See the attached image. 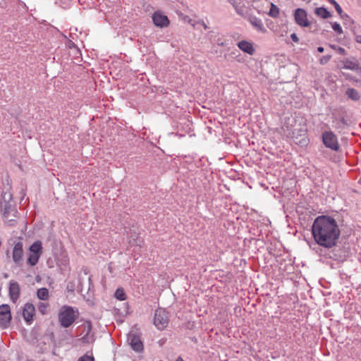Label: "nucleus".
Wrapping results in <instances>:
<instances>
[{
    "instance_id": "1",
    "label": "nucleus",
    "mask_w": 361,
    "mask_h": 361,
    "mask_svg": "<svg viewBox=\"0 0 361 361\" xmlns=\"http://www.w3.org/2000/svg\"><path fill=\"white\" fill-rule=\"evenodd\" d=\"M315 242L325 248L335 246L339 239L341 231L336 221L330 216H317L312 226Z\"/></svg>"
},
{
    "instance_id": "2",
    "label": "nucleus",
    "mask_w": 361,
    "mask_h": 361,
    "mask_svg": "<svg viewBox=\"0 0 361 361\" xmlns=\"http://www.w3.org/2000/svg\"><path fill=\"white\" fill-rule=\"evenodd\" d=\"M78 316V309L63 305L61 307L59 312V322L62 327L68 328L75 322Z\"/></svg>"
},
{
    "instance_id": "3",
    "label": "nucleus",
    "mask_w": 361,
    "mask_h": 361,
    "mask_svg": "<svg viewBox=\"0 0 361 361\" xmlns=\"http://www.w3.org/2000/svg\"><path fill=\"white\" fill-rule=\"evenodd\" d=\"M322 140L324 145L331 149L332 151L337 152L340 149V145L337 136L333 131L326 130L322 133Z\"/></svg>"
},
{
    "instance_id": "4",
    "label": "nucleus",
    "mask_w": 361,
    "mask_h": 361,
    "mask_svg": "<svg viewBox=\"0 0 361 361\" xmlns=\"http://www.w3.org/2000/svg\"><path fill=\"white\" fill-rule=\"evenodd\" d=\"M169 314L163 308H159L155 311L154 324L159 330H164L169 324Z\"/></svg>"
},
{
    "instance_id": "5",
    "label": "nucleus",
    "mask_w": 361,
    "mask_h": 361,
    "mask_svg": "<svg viewBox=\"0 0 361 361\" xmlns=\"http://www.w3.org/2000/svg\"><path fill=\"white\" fill-rule=\"evenodd\" d=\"M128 342L131 348L137 353L143 350L144 345L140 335L133 331H130L128 335Z\"/></svg>"
},
{
    "instance_id": "6",
    "label": "nucleus",
    "mask_w": 361,
    "mask_h": 361,
    "mask_svg": "<svg viewBox=\"0 0 361 361\" xmlns=\"http://www.w3.org/2000/svg\"><path fill=\"white\" fill-rule=\"evenodd\" d=\"M11 319V308L8 305L4 304L0 306V326L6 328Z\"/></svg>"
},
{
    "instance_id": "7",
    "label": "nucleus",
    "mask_w": 361,
    "mask_h": 361,
    "mask_svg": "<svg viewBox=\"0 0 361 361\" xmlns=\"http://www.w3.org/2000/svg\"><path fill=\"white\" fill-rule=\"evenodd\" d=\"M294 18L298 25L301 27H308L310 22L307 20V12L302 8H297L295 11Z\"/></svg>"
},
{
    "instance_id": "8",
    "label": "nucleus",
    "mask_w": 361,
    "mask_h": 361,
    "mask_svg": "<svg viewBox=\"0 0 361 361\" xmlns=\"http://www.w3.org/2000/svg\"><path fill=\"white\" fill-rule=\"evenodd\" d=\"M341 68L357 71L360 69L358 61L355 58H346L341 61Z\"/></svg>"
},
{
    "instance_id": "9",
    "label": "nucleus",
    "mask_w": 361,
    "mask_h": 361,
    "mask_svg": "<svg viewBox=\"0 0 361 361\" xmlns=\"http://www.w3.org/2000/svg\"><path fill=\"white\" fill-rule=\"evenodd\" d=\"M35 312V306L31 303H26L23 309V317L27 324H30Z\"/></svg>"
},
{
    "instance_id": "10",
    "label": "nucleus",
    "mask_w": 361,
    "mask_h": 361,
    "mask_svg": "<svg viewBox=\"0 0 361 361\" xmlns=\"http://www.w3.org/2000/svg\"><path fill=\"white\" fill-rule=\"evenodd\" d=\"M152 20L156 26L160 27H166L169 24V20L167 16L159 11H157L153 14Z\"/></svg>"
},
{
    "instance_id": "11",
    "label": "nucleus",
    "mask_w": 361,
    "mask_h": 361,
    "mask_svg": "<svg viewBox=\"0 0 361 361\" xmlns=\"http://www.w3.org/2000/svg\"><path fill=\"white\" fill-rule=\"evenodd\" d=\"M23 257V243L18 242L13 250V260L17 265H20Z\"/></svg>"
},
{
    "instance_id": "12",
    "label": "nucleus",
    "mask_w": 361,
    "mask_h": 361,
    "mask_svg": "<svg viewBox=\"0 0 361 361\" xmlns=\"http://www.w3.org/2000/svg\"><path fill=\"white\" fill-rule=\"evenodd\" d=\"M9 295L11 300L16 302L19 298L20 288L17 282H11L9 286Z\"/></svg>"
},
{
    "instance_id": "13",
    "label": "nucleus",
    "mask_w": 361,
    "mask_h": 361,
    "mask_svg": "<svg viewBox=\"0 0 361 361\" xmlns=\"http://www.w3.org/2000/svg\"><path fill=\"white\" fill-rule=\"evenodd\" d=\"M249 22L257 31L262 33L267 32V29L264 27L260 18H258L256 16H250L249 18Z\"/></svg>"
},
{
    "instance_id": "14",
    "label": "nucleus",
    "mask_w": 361,
    "mask_h": 361,
    "mask_svg": "<svg viewBox=\"0 0 361 361\" xmlns=\"http://www.w3.org/2000/svg\"><path fill=\"white\" fill-rule=\"evenodd\" d=\"M238 48L243 52L252 55L255 52L252 44L250 42L242 40L238 43Z\"/></svg>"
},
{
    "instance_id": "15",
    "label": "nucleus",
    "mask_w": 361,
    "mask_h": 361,
    "mask_svg": "<svg viewBox=\"0 0 361 361\" xmlns=\"http://www.w3.org/2000/svg\"><path fill=\"white\" fill-rule=\"evenodd\" d=\"M30 252L41 255L42 253V245L39 240L35 241L30 247Z\"/></svg>"
},
{
    "instance_id": "16",
    "label": "nucleus",
    "mask_w": 361,
    "mask_h": 361,
    "mask_svg": "<svg viewBox=\"0 0 361 361\" xmlns=\"http://www.w3.org/2000/svg\"><path fill=\"white\" fill-rule=\"evenodd\" d=\"M315 13L323 19L329 18L331 16L330 12L324 7L317 8L315 9Z\"/></svg>"
},
{
    "instance_id": "17",
    "label": "nucleus",
    "mask_w": 361,
    "mask_h": 361,
    "mask_svg": "<svg viewBox=\"0 0 361 361\" xmlns=\"http://www.w3.org/2000/svg\"><path fill=\"white\" fill-rule=\"evenodd\" d=\"M37 298L41 300H47L49 299V290L46 288H41L37 290Z\"/></svg>"
},
{
    "instance_id": "18",
    "label": "nucleus",
    "mask_w": 361,
    "mask_h": 361,
    "mask_svg": "<svg viewBox=\"0 0 361 361\" xmlns=\"http://www.w3.org/2000/svg\"><path fill=\"white\" fill-rule=\"evenodd\" d=\"M41 255L30 252L27 263L30 266H35L37 264Z\"/></svg>"
},
{
    "instance_id": "19",
    "label": "nucleus",
    "mask_w": 361,
    "mask_h": 361,
    "mask_svg": "<svg viewBox=\"0 0 361 361\" xmlns=\"http://www.w3.org/2000/svg\"><path fill=\"white\" fill-rule=\"evenodd\" d=\"M346 95L351 99L357 101L360 99L359 92L354 88H348L346 90Z\"/></svg>"
},
{
    "instance_id": "20",
    "label": "nucleus",
    "mask_w": 361,
    "mask_h": 361,
    "mask_svg": "<svg viewBox=\"0 0 361 361\" xmlns=\"http://www.w3.org/2000/svg\"><path fill=\"white\" fill-rule=\"evenodd\" d=\"M281 130H282L283 135L287 137L292 138L295 135V133L291 126L284 124L281 127Z\"/></svg>"
},
{
    "instance_id": "21",
    "label": "nucleus",
    "mask_w": 361,
    "mask_h": 361,
    "mask_svg": "<svg viewBox=\"0 0 361 361\" xmlns=\"http://www.w3.org/2000/svg\"><path fill=\"white\" fill-rule=\"evenodd\" d=\"M142 240L138 238L137 235L134 233L131 235L129 238V244L132 246L133 245H140Z\"/></svg>"
},
{
    "instance_id": "22",
    "label": "nucleus",
    "mask_w": 361,
    "mask_h": 361,
    "mask_svg": "<svg viewBox=\"0 0 361 361\" xmlns=\"http://www.w3.org/2000/svg\"><path fill=\"white\" fill-rule=\"evenodd\" d=\"M269 16L272 18H276L278 17L279 14V8L275 6L274 4H271V8L268 13Z\"/></svg>"
},
{
    "instance_id": "23",
    "label": "nucleus",
    "mask_w": 361,
    "mask_h": 361,
    "mask_svg": "<svg viewBox=\"0 0 361 361\" xmlns=\"http://www.w3.org/2000/svg\"><path fill=\"white\" fill-rule=\"evenodd\" d=\"M38 310L42 314H46L49 310V304L47 302H40L38 304Z\"/></svg>"
},
{
    "instance_id": "24",
    "label": "nucleus",
    "mask_w": 361,
    "mask_h": 361,
    "mask_svg": "<svg viewBox=\"0 0 361 361\" xmlns=\"http://www.w3.org/2000/svg\"><path fill=\"white\" fill-rule=\"evenodd\" d=\"M115 297L119 300H126V293L123 288H118L115 292Z\"/></svg>"
},
{
    "instance_id": "25",
    "label": "nucleus",
    "mask_w": 361,
    "mask_h": 361,
    "mask_svg": "<svg viewBox=\"0 0 361 361\" xmlns=\"http://www.w3.org/2000/svg\"><path fill=\"white\" fill-rule=\"evenodd\" d=\"M331 27L336 33L339 35L343 33V29L341 25L337 22L331 23Z\"/></svg>"
},
{
    "instance_id": "26",
    "label": "nucleus",
    "mask_w": 361,
    "mask_h": 361,
    "mask_svg": "<svg viewBox=\"0 0 361 361\" xmlns=\"http://www.w3.org/2000/svg\"><path fill=\"white\" fill-rule=\"evenodd\" d=\"M330 47L334 50H336L338 54L341 55H345V50L344 48L341 47H338L336 44H330Z\"/></svg>"
},
{
    "instance_id": "27",
    "label": "nucleus",
    "mask_w": 361,
    "mask_h": 361,
    "mask_svg": "<svg viewBox=\"0 0 361 361\" xmlns=\"http://www.w3.org/2000/svg\"><path fill=\"white\" fill-rule=\"evenodd\" d=\"M334 6L336 9V11H337V13L342 17L343 18L344 16H346V17H348V15L345 14V15H343V10L341 7V6L337 3L336 2V4H334Z\"/></svg>"
},
{
    "instance_id": "28",
    "label": "nucleus",
    "mask_w": 361,
    "mask_h": 361,
    "mask_svg": "<svg viewBox=\"0 0 361 361\" xmlns=\"http://www.w3.org/2000/svg\"><path fill=\"white\" fill-rule=\"evenodd\" d=\"M331 55H326V56H323L320 59H319V63L322 65H324V64H326L329 60L331 59Z\"/></svg>"
},
{
    "instance_id": "29",
    "label": "nucleus",
    "mask_w": 361,
    "mask_h": 361,
    "mask_svg": "<svg viewBox=\"0 0 361 361\" xmlns=\"http://www.w3.org/2000/svg\"><path fill=\"white\" fill-rule=\"evenodd\" d=\"M78 361H94V357L90 355H85L80 357Z\"/></svg>"
},
{
    "instance_id": "30",
    "label": "nucleus",
    "mask_w": 361,
    "mask_h": 361,
    "mask_svg": "<svg viewBox=\"0 0 361 361\" xmlns=\"http://www.w3.org/2000/svg\"><path fill=\"white\" fill-rule=\"evenodd\" d=\"M12 198V195L10 192H4L3 194V200L4 202H9Z\"/></svg>"
},
{
    "instance_id": "31",
    "label": "nucleus",
    "mask_w": 361,
    "mask_h": 361,
    "mask_svg": "<svg viewBox=\"0 0 361 361\" xmlns=\"http://www.w3.org/2000/svg\"><path fill=\"white\" fill-rule=\"evenodd\" d=\"M290 38L295 42H299V38H298V37L297 36V35L295 33H292L290 35Z\"/></svg>"
},
{
    "instance_id": "32",
    "label": "nucleus",
    "mask_w": 361,
    "mask_h": 361,
    "mask_svg": "<svg viewBox=\"0 0 361 361\" xmlns=\"http://www.w3.org/2000/svg\"><path fill=\"white\" fill-rule=\"evenodd\" d=\"M201 25H202V27H204V30L208 29L207 25H206V23L204 21H202Z\"/></svg>"
},
{
    "instance_id": "33",
    "label": "nucleus",
    "mask_w": 361,
    "mask_h": 361,
    "mask_svg": "<svg viewBox=\"0 0 361 361\" xmlns=\"http://www.w3.org/2000/svg\"><path fill=\"white\" fill-rule=\"evenodd\" d=\"M317 51L320 53H322L324 51V49L322 47H317Z\"/></svg>"
},
{
    "instance_id": "34",
    "label": "nucleus",
    "mask_w": 361,
    "mask_h": 361,
    "mask_svg": "<svg viewBox=\"0 0 361 361\" xmlns=\"http://www.w3.org/2000/svg\"><path fill=\"white\" fill-rule=\"evenodd\" d=\"M331 4L334 5V4H336V1L335 0H327Z\"/></svg>"
},
{
    "instance_id": "35",
    "label": "nucleus",
    "mask_w": 361,
    "mask_h": 361,
    "mask_svg": "<svg viewBox=\"0 0 361 361\" xmlns=\"http://www.w3.org/2000/svg\"><path fill=\"white\" fill-rule=\"evenodd\" d=\"M68 47H69L70 48H71L72 47H74V44H73V42H69V43H68Z\"/></svg>"
},
{
    "instance_id": "36",
    "label": "nucleus",
    "mask_w": 361,
    "mask_h": 361,
    "mask_svg": "<svg viewBox=\"0 0 361 361\" xmlns=\"http://www.w3.org/2000/svg\"><path fill=\"white\" fill-rule=\"evenodd\" d=\"M176 361H184V360H183V358H182V357H178L176 360Z\"/></svg>"
},
{
    "instance_id": "37",
    "label": "nucleus",
    "mask_w": 361,
    "mask_h": 361,
    "mask_svg": "<svg viewBox=\"0 0 361 361\" xmlns=\"http://www.w3.org/2000/svg\"><path fill=\"white\" fill-rule=\"evenodd\" d=\"M6 214H7L6 207L5 208V210H4V215L5 217H6Z\"/></svg>"
},
{
    "instance_id": "38",
    "label": "nucleus",
    "mask_w": 361,
    "mask_h": 361,
    "mask_svg": "<svg viewBox=\"0 0 361 361\" xmlns=\"http://www.w3.org/2000/svg\"><path fill=\"white\" fill-rule=\"evenodd\" d=\"M360 38H358V39H357V42H360Z\"/></svg>"
},
{
    "instance_id": "39",
    "label": "nucleus",
    "mask_w": 361,
    "mask_h": 361,
    "mask_svg": "<svg viewBox=\"0 0 361 361\" xmlns=\"http://www.w3.org/2000/svg\"><path fill=\"white\" fill-rule=\"evenodd\" d=\"M360 38H358V39H357V42H360Z\"/></svg>"
}]
</instances>
